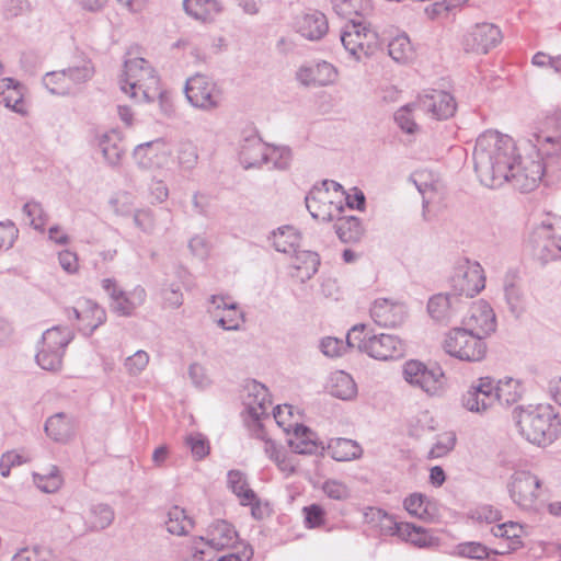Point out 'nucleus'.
Returning a JSON list of instances; mask_svg holds the SVG:
<instances>
[{
  "mask_svg": "<svg viewBox=\"0 0 561 561\" xmlns=\"http://www.w3.org/2000/svg\"><path fill=\"white\" fill-rule=\"evenodd\" d=\"M480 182L491 188L508 183L522 193L534 191L543 178V167L534 157H522L512 137L495 130L481 134L473 150Z\"/></svg>",
  "mask_w": 561,
  "mask_h": 561,
  "instance_id": "1",
  "label": "nucleus"
},
{
  "mask_svg": "<svg viewBox=\"0 0 561 561\" xmlns=\"http://www.w3.org/2000/svg\"><path fill=\"white\" fill-rule=\"evenodd\" d=\"M515 420L519 434L537 446L552 444L561 433V420L549 404L518 407Z\"/></svg>",
  "mask_w": 561,
  "mask_h": 561,
  "instance_id": "2",
  "label": "nucleus"
},
{
  "mask_svg": "<svg viewBox=\"0 0 561 561\" xmlns=\"http://www.w3.org/2000/svg\"><path fill=\"white\" fill-rule=\"evenodd\" d=\"M366 324L354 325L346 335V345L378 360L399 359L405 354L404 342L394 334L366 333Z\"/></svg>",
  "mask_w": 561,
  "mask_h": 561,
  "instance_id": "3",
  "label": "nucleus"
},
{
  "mask_svg": "<svg viewBox=\"0 0 561 561\" xmlns=\"http://www.w3.org/2000/svg\"><path fill=\"white\" fill-rule=\"evenodd\" d=\"M119 83L122 91L136 102H151L162 94L156 71L144 58L125 61Z\"/></svg>",
  "mask_w": 561,
  "mask_h": 561,
  "instance_id": "4",
  "label": "nucleus"
},
{
  "mask_svg": "<svg viewBox=\"0 0 561 561\" xmlns=\"http://www.w3.org/2000/svg\"><path fill=\"white\" fill-rule=\"evenodd\" d=\"M528 242L534 257L540 262L558 259L561 255V218L548 215L534 227Z\"/></svg>",
  "mask_w": 561,
  "mask_h": 561,
  "instance_id": "5",
  "label": "nucleus"
},
{
  "mask_svg": "<svg viewBox=\"0 0 561 561\" xmlns=\"http://www.w3.org/2000/svg\"><path fill=\"white\" fill-rule=\"evenodd\" d=\"M443 348L449 356L470 363L481 362L488 350L484 337L463 325L453 328L446 333Z\"/></svg>",
  "mask_w": 561,
  "mask_h": 561,
  "instance_id": "6",
  "label": "nucleus"
},
{
  "mask_svg": "<svg viewBox=\"0 0 561 561\" xmlns=\"http://www.w3.org/2000/svg\"><path fill=\"white\" fill-rule=\"evenodd\" d=\"M73 336V331L66 325L47 329L42 335L35 356L38 366L49 371L59 370L62 365L65 350Z\"/></svg>",
  "mask_w": 561,
  "mask_h": 561,
  "instance_id": "7",
  "label": "nucleus"
},
{
  "mask_svg": "<svg viewBox=\"0 0 561 561\" xmlns=\"http://www.w3.org/2000/svg\"><path fill=\"white\" fill-rule=\"evenodd\" d=\"M340 39L345 50L357 61L373 55L380 44L378 33L362 19H351L343 26Z\"/></svg>",
  "mask_w": 561,
  "mask_h": 561,
  "instance_id": "8",
  "label": "nucleus"
},
{
  "mask_svg": "<svg viewBox=\"0 0 561 561\" xmlns=\"http://www.w3.org/2000/svg\"><path fill=\"white\" fill-rule=\"evenodd\" d=\"M184 92L192 106L206 112L218 108L224 100L220 85L210 77L201 73L186 80Z\"/></svg>",
  "mask_w": 561,
  "mask_h": 561,
  "instance_id": "9",
  "label": "nucleus"
},
{
  "mask_svg": "<svg viewBox=\"0 0 561 561\" xmlns=\"http://www.w3.org/2000/svg\"><path fill=\"white\" fill-rule=\"evenodd\" d=\"M495 379L490 376L474 379L460 397L461 407L478 415L488 414L495 405Z\"/></svg>",
  "mask_w": 561,
  "mask_h": 561,
  "instance_id": "10",
  "label": "nucleus"
},
{
  "mask_svg": "<svg viewBox=\"0 0 561 561\" xmlns=\"http://www.w3.org/2000/svg\"><path fill=\"white\" fill-rule=\"evenodd\" d=\"M508 492L520 508L535 510L542 493L541 480L530 471H515L508 483Z\"/></svg>",
  "mask_w": 561,
  "mask_h": 561,
  "instance_id": "11",
  "label": "nucleus"
},
{
  "mask_svg": "<svg viewBox=\"0 0 561 561\" xmlns=\"http://www.w3.org/2000/svg\"><path fill=\"white\" fill-rule=\"evenodd\" d=\"M101 287L110 298L111 310L121 316L129 317L146 300V290L141 286H136L129 291H125L114 278H104L101 280Z\"/></svg>",
  "mask_w": 561,
  "mask_h": 561,
  "instance_id": "12",
  "label": "nucleus"
},
{
  "mask_svg": "<svg viewBox=\"0 0 561 561\" xmlns=\"http://www.w3.org/2000/svg\"><path fill=\"white\" fill-rule=\"evenodd\" d=\"M403 378L411 386L430 396H437L444 388V373L439 367L427 368L419 360H409L403 366Z\"/></svg>",
  "mask_w": 561,
  "mask_h": 561,
  "instance_id": "13",
  "label": "nucleus"
},
{
  "mask_svg": "<svg viewBox=\"0 0 561 561\" xmlns=\"http://www.w3.org/2000/svg\"><path fill=\"white\" fill-rule=\"evenodd\" d=\"M485 286V276L482 266L478 262H466L459 265L453 277L451 287L454 294L460 299L472 298Z\"/></svg>",
  "mask_w": 561,
  "mask_h": 561,
  "instance_id": "14",
  "label": "nucleus"
},
{
  "mask_svg": "<svg viewBox=\"0 0 561 561\" xmlns=\"http://www.w3.org/2000/svg\"><path fill=\"white\" fill-rule=\"evenodd\" d=\"M369 314L373 321L382 328H397L404 323L408 317L407 305L389 298H377L370 306Z\"/></svg>",
  "mask_w": 561,
  "mask_h": 561,
  "instance_id": "15",
  "label": "nucleus"
},
{
  "mask_svg": "<svg viewBox=\"0 0 561 561\" xmlns=\"http://www.w3.org/2000/svg\"><path fill=\"white\" fill-rule=\"evenodd\" d=\"M502 41L501 30L492 23H478L471 27L463 38L467 51L486 54Z\"/></svg>",
  "mask_w": 561,
  "mask_h": 561,
  "instance_id": "16",
  "label": "nucleus"
},
{
  "mask_svg": "<svg viewBox=\"0 0 561 561\" xmlns=\"http://www.w3.org/2000/svg\"><path fill=\"white\" fill-rule=\"evenodd\" d=\"M68 319L79 321V330L91 335L100 325L106 321L105 310L90 299H81L77 306L67 310Z\"/></svg>",
  "mask_w": 561,
  "mask_h": 561,
  "instance_id": "17",
  "label": "nucleus"
},
{
  "mask_svg": "<svg viewBox=\"0 0 561 561\" xmlns=\"http://www.w3.org/2000/svg\"><path fill=\"white\" fill-rule=\"evenodd\" d=\"M468 330L485 337L496 329V318L491 306L484 300L474 301L461 321Z\"/></svg>",
  "mask_w": 561,
  "mask_h": 561,
  "instance_id": "18",
  "label": "nucleus"
},
{
  "mask_svg": "<svg viewBox=\"0 0 561 561\" xmlns=\"http://www.w3.org/2000/svg\"><path fill=\"white\" fill-rule=\"evenodd\" d=\"M467 301L456 294H437L430 298L427 312L437 323L448 324L460 313Z\"/></svg>",
  "mask_w": 561,
  "mask_h": 561,
  "instance_id": "19",
  "label": "nucleus"
},
{
  "mask_svg": "<svg viewBox=\"0 0 561 561\" xmlns=\"http://www.w3.org/2000/svg\"><path fill=\"white\" fill-rule=\"evenodd\" d=\"M417 106L422 112L438 121L451 117L457 107L454 96L442 90H433L420 96Z\"/></svg>",
  "mask_w": 561,
  "mask_h": 561,
  "instance_id": "20",
  "label": "nucleus"
},
{
  "mask_svg": "<svg viewBox=\"0 0 561 561\" xmlns=\"http://www.w3.org/2000/svg\"><path fill=\"white\" fill-rule=\"evenodd\" d=\"M306 207L310 215L321 221H332L342 211V206L333 203L328 194V188L314 187L306 196Z\"/></svg>",
  "mask_w": 561,
  "mask_h": 561,
  "instance_id": "21",
  "label": "nucleus"
},
{
  "mask_svg": "<svg viewBox=\"0 0 561 561\" xmlns=\"http://www.w3.org/2000/svg\"><path fill=\"white\" fill-rule=\"evenodd\" d=\"M296 78L306 87H324L335 82L337 71L332 64L328 61H318L301 66L296 73Z\"/></svg>",
  "mask_w": 561,
  "mask_h": 561,
  "instance_id": "22",
  "label": "nucleus"
},
{
  "mask_svg": "<svg viewBox=\"0 0 561 561\" xmlns=\"http://www.w3.org/2000/svg\"><path fill=\"white\" fill-rule=\"evenodd\" d=\"M245 389L247 396L243 399V404L248 414L254 421H260L262 417L267 416L272 405L267 388L253 380L247 385Z\"/></svg>",
  "mask_w": 561,
  "mask_h": 561,
  "instance_id": "23",
  "label": "nucleus"
},
{
  "mask_svg": "<svg viewBox=\"0 0 561 561\" xmlns=\"http://www.w3.org/2000/svg\"><path fill=\"white\" fill-rule=\"evenodd\" d=\"M76 417L64 412L51 415L45 423V433L56 443L70 442L76 435Z\"/></svg>",
  "mask_w": 561,
  "mask_h": 561,
  "instance_id": "24",
  "label": "nucleus"
},
{
  "mask_svg": "<svg viewBox=\"0 0 561 561\" xmlns=\"http://www.w3.org/2000/svg\"><path fill=\"white\" fill-rule=\"evenodd\" d=\"M182 5L187 16L203 24L214 23L224 10L219 0H183Z\"/></svg>",
  "mask_w": 561,
  "mask_h": 561,
  "instance_id": "25",
  "label": "nucleus"
},
{
  "mask_svg": "<svg viewBox=\"0 0 561 561\" xmlns=\"http://www.w3.org/2000/svg\"><path fill=\"white\" fill-rule=\"evenodd\" d=\"M267 148L256 135L244 138L239 149V160L244 169L256 168L267 163Z\"/></svg>",
  "mask_w": 561,
  "mask_h": 561,
  "instance_id": "26",
  "label": "nucleus"
},
{
  "mask_svg": "<svg viewBox=\"0 0 561 561\" xmlns=\"http://www.w3.org/2000/svg\"><path fill=\"white\" fill-rule=\"evenodd\" d=\"M83 533H94L106 529L115 518L114 510L104 503L91 504L83 513Z\"/></svg>",
  "mask_w": 561,
  "mask_h": 561,
  "instance_id": "27",
  "label": "nucleus"
},
{
  "mask_svg": "<svg viewBox=\"0 0 561 561\" xmlns=\"http://www.w3.org/2000/svg\"><path fill=\"white\" fill-rule=\"evenodd\" d=\"M329 30L327 16L320 11L304 14L297 21V31L309 41L322 38Z\"/></svg>",
  "mask_w": 561,
  "mask_h": 561,
  "instance_id": "28",
  "label": "nucleus"
},
{
  "mask_svg": "<svg viewBox=\"0 0 561 561\" xmlns=\"http://www.w3.org/2000/svg\"><path fill=\"white\" fill-rule=\"evenodd\" d=\"M238 540L234 527L226 520H216L208 529L206 545L215 550L231 548Z\"/></svg>",
  "mask_w": 561,
  "mask_h": 561,
  "instance_id": "29",
  "label": "nucleus"
},
{
  "mask_svg": "<svg viewBox=\"0 0 561 561\" xmlns=\"http://www.w3.org/2000/svg\"><path fill=\"white\" fill-rule=\"evenodd\" d=\"M288 445L296 454L312 455L319 450L316 434L307 426L295 423Z\"/></svg>",
  "mask_w": 561,
  "mask_h": 561,
  "instance_id": "30",
  "label": "nucleus"
},
{
  "mask_svg": "<svg viewBox=\"0 0 561 561\" xmlns=\"http://www.w3.org/2000/svg\"><path fill=\"white\" fill-rule=\"evenodd\" d=\"M104 160L110 167L121 165L125 149L119 133L110 130L102 134L98 141Z\"/></svg>",
  "mask_w": 561,
  "mask_h": 561,
  "instance_id": "31",
  "label": "nucleus"
},
{
  "mask_svg": "<svg viewBox=\"0 0 561 561\" xmlns=\"http://www.w3.org/2000/svg\"><path fill=\"white\" fill-rule=\"evenodd\" d=\"M268 240L276 251L290 254L296 252L301 236L295 227L286 225L273 230Z\"/></svg>",
  "mask_w": 561,
  "mask_h": 561,
  "instance_id": "32",
  "label": "nucleus"
},
{
  "mask_svg": "<svg viewBox=\"0 0 561 561\" xmlns=\"http://www.w3.org/2000/svg\"><path fill=\"white\" fill-rule=\"evenodd\" d=\"M494 396L496 404L512 405L519 401L524 393V387L518 379L504 377L495 380Z\"/></svg>",
  "mask_w": 561,
  "mask_h": 561,
  "instance_id": "33",
  "label": "nucleus"
},
{
  "mask_svg": "<svg viewBox=\"0 0 561 561\" xmlns=\"http://www.w3.org/2000/svg\"><path fill=\"white\" fill-rule=\"evenodd\" d=\"M293 267L296 273L295 277L301 282L310 279L318 271L320 265V257L318 253L312 251H297L294 252Z\"/></svg>",
  "mask_w": 561,
  "mask_h": 561,
  "instance_id": "34",
  "label": "nucleus"
},
{
  "mask_svg": "<svg viewBox=\"0 0 561 561\" xmlns=\"http://www.w3.org/2000/svg\"><path fill=\"white\" fill-rule=\"evenodd\" d=\"M504 297L507 304L508 310L515 316L519 317L524 313L525 297L520 286L517 283V278L514 274H507L504 278L503 284Z\"/></svg>",
  "mask_w": 561,
  "mask_h": 561,
  "instance_id": "35",
  "label": "nucleus"
},
{
  "mask_svg": "<svg viewBox=\"0 0 561 561\" xmlns=\"http://www.w3.org/2000/svg\"><path fill=\"white\" fill-rule=\"evenodd\" d=\"M407 512L422 520L430 522L435 516V504L421 493H413L404 500Z\"/></svg>",
  "mask_w": 561,
  "mask_h": 561,
  "instance_id": "36",
  "label": "nucleus"
},
{
  "mask_svg": "<svg viewBox=\"0 0 561 561\" xmlns=\"http://www.w3.org/2000/svg\"><path fill=\"white\" fill-rule=\"evenodd\" d=\"M328 454L336 461H350L362 455V447L353 439L333 438L328 444Z\"/></svg>",
  "mask_w": 561,
  "mask_h": 561,
  "instance_id": "37",
  "label": "nucleus"
},
{
  "mask_svg": "<svg viewBox=\"0 0 561 561\" xmlns=\"http://www.w3.org/2000/svg\"><path fill=\"white\" fill-rule=\"evenodd\" d=\"M0 103L16 113L23 112L21 85L11 78H4L0 82Z\"/></svg>",
  "mask_w": 561,
  "mask_h": 561,
  "instance_id": "38",
  "label": "nucleus"
},
{
  "mask_svg": "<svg viewBox=\"0 0 561 561\" xmlns=\"http://www.w3.org/2000/svg\"><path fill=\"white\" fill-rule=\"evenodd\" d=\"M164 150L165 142L163 139L159 138L138 145L134 149L133 156L140 168L150 169L154 164L153 159L157 158L160 153L164 152Z\"/></svg>",
  "mask_w": 561,
  "mask_h": 561,
  "instance_id": "39",
  "label": "nucleus"
},
{
  "mask_svg": "<svg viewBox=\"0 0 561 561\" xmlns=\"http://www.w3.org/2000/svg\"><path fill=\"white\" fill-rule=\"evenodd\" d=\"M227 483L242 506L254 500L255 492L250 488L247 476L242 471L230 470L227 474Z\"/></svg>",
  "mask_w": 561,
  "mask_h": 561,
  "instance_id": "40",
  "label": "nucleus"
},
{
  "mask_svg": "<svg viewBox=\"0 0 561 561\" xmlns=\"http://www.w3.org/2000/svg\"><path fill=\"white\" fill-rule=\"evenodd\" d=\"M356 383L351 375L344 371H335L330 379V393L342 400H350L355 397Z\"/></svg>",
  "mask_w": 561,
  "mask_h": 561,
  "instance_id": "41",
  "label": "nucleus"
},
{
  "mask_svg": "<svg viewBox=\"0 0 561 561\" xmlns=\"http://www.w3.org/2000/svg\"><path fill=\"white\" fill-rule=\"evenodd\" d=\"M33 481L35 485L44 493H55L64 484V478L57 466L51 465L44 472H34Z\"/></svg>",
  "mask_w": 561,
  "mask_h": 561,
  "instance_id": "42",
  "label": "nucleus"
},
{
  "mask_svg": "<svg viewBox=\"0 0 561 561\" xmlns=\"http://www.w3.org/2000/svg\"><path fill=\"white\" fill-rule=\"evenodd\" d=\"M334 12L345 19H355L371 10L369 0H332Z\"/></svg>",
  "mask_w": 561,
  "mask_h": 561,
  "instance_id": "43",
  "label": "nucleus"
},
{
  "mask_svg": "<svg viewBox=\"0 0 561 561\" xmlns=\"http://www.w3.org/2000/svg\"><path fill=\"white\" fill-rule=\"evenodd\" d=\"M491 553L495 556L505 554L504 551L489 549L486 546L478 541L460 542L454 550V554L457 557L479 561L488 559Z\"/></svg>",
  "mask_w": 561,
  "mask_h": 561,
  "instance_id": "44",
  "label": "nucleus"
},
{
  "mask_svg": "<svg viewBox=\"0 0 561 561\" xmlns=\"http://www.w3.org/2000/svg\"><path fill=\"white\" fill-rule=\"evenodd\" d=\"M401 539L411 542L419 548L432 547L436 543V538L428 530L407 523L401 526Z\"/></svg>",
  "mask_w": 561,
  "mask_h": 561,
  "instance_id": "45",
  "label": "nucleus"
},
{
  "mask_svg": "<svg viewBox=\"0 0 561 561\" xmlns=\"http://www.w3.org/2000/svg\"><path fill=\"white\" fill-rule=\"evenodd\" d=\"M389 56L399 64L409 62L414 56V49L407 34H399L388 44Z\"/></svg>",
  "mask_w": 561,
  "mask_h": 561,
  "instance_id": "46",
  "label": "nucleus"
},
{
  "mask_svg": "<svg viewBox=\"0 0 561 561\" xmlns=\"http://www.w3.org/2000/svg\"><path fill=\"white\" fill-rule=\"evenodd\" d=\"M167 530L176 536L186 535L193 527L190 517L186 516L185 511L179 506H173L168 512V519L165 522Z\"/></svg>",
  "mask_w": 561,
  "mask_h": 561,
  "instance_id": "47",
  "label": "nucleus"
},
{
  "mask_svg": "<svg viewBox=\"0 0 561 561\" xmlns=\"http://www.w3.org/2000/svg\"><path fill=\"white\" fill-rule=\"evenodd\" d=\"M43 84L51 94L68 95L73 93L72 83H70L65 69L47 72L43 78Z\"/></svg>",
  "mask_w": 561,
  "mask_h": 561,
  "instance_id": "48",
  "label": "nucleus"
},
{
  "mask_svg": "<svg viewBox=\"0 0 561 561\" xmlns=\"http://www.w3.org/2000/svg\"><path fill=\"white\" fill-rule=\"evenodd\" d=\"M491 531L495 537L506 538L507 540H510L507 549L503 550L505 553L515 551L522 545V541H520L522 527L517 523H514V522L503 523V524L494 526L491 529Z\"/></svg>",
  "mask_w": 561,
  "mask_h": 561,
  "instance_id": "49",
  "label": "nucleus"
},
{
  "mask_svg": "<svg viewBox=\"0 0 561 561\" xmlns=\"http://www.w3.org/2000/svg\"><path fill=\"white\" fill-rule=\"evenodd\" d=\"M436 430V422L427 411H422L409 422V434L414 437H422L428 432Z\"/></svg>",
  "mask_w": 561,
  "mask_h": 561,
  "instance_id": "50",
  "label": "nucleus"
},
{
  "mask_svg": "<svg viewBox=\"0 0 561 561\" xmlns=\"http://www.w3.org/2000/svg\"><path fill=\"white\" fill-rule=\"evenodd\" d=\"M12 561H57L56 554L48 547L36 546L16 552Z\"/></svg>",
  "mask_w": 561,
  "mask_h": 561,
  "instance_id": "51",
  "label": "nucleus"
},
{
  "mask_svg": "<svg viewBox=\"0 0 561 561\" xmlns=\"http://www.w3.org/2000/svg\"><path fill=\"white\" fill-rule=\"evenodd\" d=\"M370 514L373 519H377L379 522V528L383 535L398 536L401 538V526L404 523L397 522L393 516L380 508H370Z\"/></svg>",
  "mask_w": 561,
  "mask_h": 561,
  "instance_id": "52",
  "label": "nucleus"
},
{
  "mask_svg": "<svg viewBox=\"0 0 561 561\" xmlns=\"http://www.w3.org/2000/svg\"><path fill=\"white\" fill-rule=\"evenodd\" d=\"M65 70L70 79V83H72L73 92L78 85L89 81L94 75V67L90 60H83L81 65L72 66Z\"/></svg>",
  "mask_w": 561,
  "mask_h": 561,
  "instance_id": "53",
  "label": "nucleus"
},
{
  "mask_svg": "<svg viewBox=\"0 0 561 561\" xmlns=\"http://www.w3.org/2000/svg\"><path fill=\"white\" fill-rule=\"evenodd\" d=\"M244 322V313L238 305H230L229 310L217 319V324L227 331H238Z\"/></svg>",
  "mask_w": 561,
  "mask_h": 561,
  "instance_id": "54",
  "label": "nucleus"
},
{
  "mask_svg": "<svg viewBox=\"0 0 561 561\" xmlns=\"http://www.w3.org/2000/svg\"><path fill=\"white\" fill-rule=\"evenodd\" d=\"M186 446L191 449L196 460L205 458L210 450L208 439L201 433L190 434L185 438Z\"/></svg>",
  "mask_w": 561,
  "mask_h": 561,
  "instance_id": "55",
  "label": "nucleus"
},
{
  "mask_svg": "<svg viewBox=\"0 0 561 561\" xmlns=\"http://www.w3.org/2000/svg\"><path fill=\"white\" fill-rule=\"evenodd\" d=\"M456 436L453 432H446L438 435L436 443L428 451V457L440 458L446 456L455 446Z\"/></svg>",
  "mask_w": 561,
  "mask_h": 561,
  "instance_id": "56",
  "label": "nucleus"
},
{
  "mask_svg": "<svg viewBox=\"0 0 561 561\" xmlns=\"http://www.w3.org/2000/svg\"><path fill=\"white\" fill-rule=\"evenodd\" d=\"M23 213L30 219V225L36 230H43L46 224V215L42 205L37 202H27L23 206Z\"/></svg>",
  "mask_w": 561,
  "mask_h": 561,
  "instance_id": "57",
  "label": "nucleus"
},
{
  "mask_svg": "<svg viewBox=\"0 0 561 561\" xmlns=\"http://www.w3.org/2000/svg\"><path fill=\"white\" fill-rule=\"evenodd\" d=\"M322 491L328 497L335 501H345L351 496L348 486L344 482L334 479L324 481Z\"/></svg>",
  "mask_w": 561,
  "mask_h": 561,
  "instance_id": "58",
  "label": "nucleus"
},
{
  "mask_svg": "<svg viewBox=\"0 0 561 561\" xmlns=\"http://www.w3.org/2000/svg\"><path fill=\"white\" fill-rule=\"evenodd\" d=\"M291 161V151L287 147H268L267 163L272 162L275 169L285 170Z\"/></svg>",
  "mask_w": 561,
  "mask_h": 561,
  "instance_id": "59",
  "label": "nucleus"
},
{
  "mask_svg": "<svg viewBox=\"0 0 561 561\" xmlns=\"http://www.w3.org/2000/svg\"><path fill=\"white\" fill-rule=\"evenodd\" d=\"M336 232L344 241L356 239L360 233V222L355 217L340 219L336 224Z\"/></svg>",
  "mask_w": 561,
  "mask_h": 561,
  "instance_id": "60",
  "label": "nucleus"
},
{
  "mask_svg": "<svg viewBox=\"0 0 561 561\" xmlns=\"http://www.w3.org/2000/svg\"><path fill=\"white\" fill-rule=\"evenodd\" d=\"M536 161H540L543 167V175H557L561 172V146L558 147L557 152L549 153L546 150V156L535 158Z\"/></svg>",
  "mask_w": 561,
  "mask_h": 561,
  "instance_id": "61",
  "label": "nucleus"
},
{
  "mask_svg": "<svg viewBox=\"0 0 561 561\" xmlns=\"http://www.w3.org/2000/svg\"><path fill=\"white\" fill-rule=\"evenodd\" d=\"M273 417L277 425L287 434L291 433L296 422H291L293 407L288 404L277 405L273 409Z\"/></svg>",
  "mask_w": 561,
  "mask_h": 561,
  "instance_id": "62",
  "label": "nucleus"
},
{
  "mask_svg": "<svg viewBox=\"0 0 561 561\" xmlns=\"http://www.w3.org/2000/svg\"><path fill=\"white\" fill-rule=\"evenodd\" d=\"M148 363L149 355L147 352L139 350L126 358L124 366L129 375L136 376L147 367Z\"/></svg>",
  "mask_w": 561,
  "mask_h": 561,
  "instance_id": "63",
  "label": "nucleus"
},
{
  "mask_svg": "<svg viewBox=\"0 0 561 561\" xmlns=\"http://www.w3.org/2000/svg\"><path fill=\"white\" fill-rule=\"evenodd\" d=\"M345 343L336 337L327 336L321 340V352L328 357H339L345 351Z\"/></svg>",
  "mask_w": 561,
  "mask_h": 561,
  "instance_id": "64",
  "label": "nucleus"
}]
</instances>
